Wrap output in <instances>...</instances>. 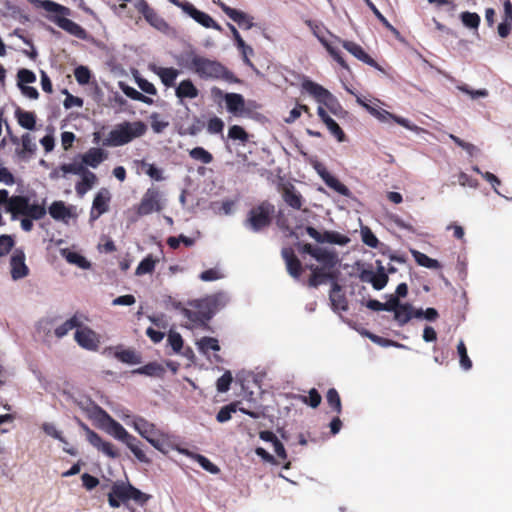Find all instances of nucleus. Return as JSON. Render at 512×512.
Returning a JSON list of instances; mask_svg holds the SVG:
<instances>
[{"mask_svg": "<svg viewBox=\"0 0 512 512\" xmlns=\"http://www.w3.org/2000/svg\"><path fill=\"white\" fill-rule=\"evenodd\" d=\"M228 138L231 140H238L245 144L249 140V134L245 129L239 125H232L228 130Z\"/></svg>", "mask_w": 512, "mask_h": 512, "instance_id": "49", "label": "nucleus"}, {"mask_svg": "<svg viewBox=\"0 0 512 512\" xmlns=\"http://www.w3.org/2000/svg\"><path fill=\"white\" fill-rule=\"evenodd\" d=\"M133 374L145 375L149 377L162 378L165 374V368L158 362H149L132 371Z\"/></svg>", "mask_w": 512, "mask_h": 512, "instance_id": "30", "label": "nucleus"}, {"mask_svg": "<svg viewBox=\"0 0 512 512\" xmlns=\"http://www.w3.org/2000/svg\"><path fill=\"white\" fill-rule=\"evenodd\" d=\"M213 3L217 5L223 11V13H225L232 21L236 22L240 27L249 30L254 26L253 17L247 13L232 8L221 0H213Z\"/></svg>", "mask_w": 512, "mask_h": 512, "instance_id": "9", "label": "nucleus"}, {"mask_svg": "<svg viewBox=\"0 0 512 512\" xmlns=\"http://www.w3.org/2000/svg\"><path fill=\"white\" fill-rule=\"evenodd\" d=\"M124 420L126 421L127 425H132L133 428L147 441L154 436H160V431L156 428V426L142 417H131L127 415Z\"/></svg>", "mask_w": 512, "mask_h": 512, "instance_id": "11", "label": "nucleus"}, {"mask_svg": "<svg viewBox=\"0 0 512 512\" xmlns=\"http://www.w3.org/2000/svg\"><path fill=\"white\" fill-rule=\"evenodd\" d=\"M82 326L80 317L75 314L70 319L66 320L61 325L57 326L54 330V334L57 338L61 339L65 337L71 330L78 329Z\"/></svg>", "mask_w": 512, "mask_h": 512, "instance_id": "33", "label": "nucleus"}, {"mask_svg": "<svg viewBox=\"0 0 512 512\" xmlns=\"http://www.w3.org/2000/svg\"><path fill=\"white\" fill-rule=\"evenodd\" d=\"M183 13L204 28H212L217 31H222V27L209 14L197 9L190 2L184 6Z\"/></svg>", "mask_w": 512, "mask_h": 512, "instance_id": "12", "label": "nucleus"}, {"mask_svg": "<svg viewBox=\"0 0 512 512\" xmlns=\"http://www.w3.org/2000/svg\"><path fill=\"white\" fill-rule=\"evenodd\" d=\"M50 216L57 220L67 222L72 217V213L69 207L65 205L63 201H54L48 208Z\"/></svg>", "mask_w": 512, "mask_h": 512, "instance_id": "26", "label": "nucleus"}, {"mask_svg": "<svg viewBox=\"0 0 512 512\" xmlns=\"http://www.w3.org/2000/svg\"><path fill=\"white\" fill-rule=\"evenodd\" d=\"M81 178V181L75 185L76 193L80 197L84 196L93 187L97 180L96 175L89 170H86L81 175Z\"/></svg>", "mask_w": 512, "mask_h": 512, "instance_id": "34", "label": "nucleus"}, {"mask_svg": "<svg viewBox=\"0 0 512 512\" xmlns=\"http://www.w3.org/2000/svg\"><path fill=\"white\" fill-rule=\"evenodd\" d=\"M412 255L417 262L418 265L429 268V269H438L440 268V263L436 259H432L426 254L419 251H412Z\"/></svg>", "mask_w": 512, "mask_h": 512, "instance_id": "44", "label": "nucleus"}, {"mask_svg": "<svg viewBox=\"0 0 512 512\" xmlns=\"http://www.w3.org/2000/svg\"><path fill=\"white\" fill-rule=\"evenodd\" d=\"M307 234L318 243H331L333 231H325L320 233L317 229L312 226L306 227Z\"/></svg>", "mask_w": 512, "mask_h": 512, "instance_id": "47", "label": "nucleus"}, {"mask_svg": "<svg viewBox=\"0 0 512 512\" xmlns=\"http://www.w3.org/2000/svg\"><path fill=\"white\" fill-rule=\"evenodd\" d=\"M15 117L18 124L27 130H34L36 126V116L33 112L24 111L21 108L15 110Z\"/></svg>", "mask_w": 512, "mask_h": 512, "instance_id": "36", "label": "nucleus"}, {"mask_svg": "<svg viewBox=\"0 0 512 512\" xmlns=\"http://www.w3.org/2000/svg\"><path fill=\"white\" fill-rule=\"evenodd\" d=\"M282 197L289 207L297 210L301 209L303 197L293 185L285 186L283 188Z\"/></svg>", "mask_w": 512, "mask_h": 512, "instance_id": "25", "label": "nucleus"}, {"mask_svg": "<svg viewBox=\"0 0 512 512\" xmlns=\"http://www.w3.org/2000/svg\"><path fill=\"white\" fill-rule=\"evenodd\" d=\"M115 493L118 494V498L123 502L134 500L138 504H144L148 500V496L145 493L124 482H116Z\"/></svg>", "mask_w": 512, "mask_h": 512, "instance_id": "15", "label": "nucleus"}, {"mask_svg": "<svg viewBox=\"0 0 512 512\" xmlns=\"http://www.w3.org/2000/svg\"><path fill=\"white\" fill-rule=\"evenodd\" d=\"M49 19L51 22L55 23L59 28L63 29L70 35L81 40L87 39L88 34L86 30L76 22L61 15L50 16Z\"/></svg>", "mask_w": 512, "mask_h": 512, "instance_id": "17", "label": "nucleus"}, {"mask_svg": "<svg viewBox=\"0 0 512 512\" xmlns=\"http://www.w3.org/2000/svg\"><path fill=\"white\" fill-rule=\"evenodd\" d=\"M230 301L227 292L220 291L204 298L199 299L201 307L205 308L207 312H211V318L221 309H223Z\"/></svg>", "mask_w": 512, "mask_h": 512, "instance_id": "10", "label": "nucleus"}, {"mask_svg": "<svg viewBox=\"0 0 512 512\" xmlns=\"http://www.w3.org/2000/svg\"><path fill=\"white\" fill-rule=\"evenodd\" d=\"M200 55L196 54L195 51L190 50L179 54L176 58L177 64L187 70L194 72L196 59H199Z\"/></svg>", "mask_w": 512, "mask_h": 512, "instance_id": "42", "label": "nucleus"}, {"mask_svg": "<svg viewBox=\"0 0 512 512\" xmlns=\"http://www.w3.org/2000/svg\"><path fill=\"white\" fill-rule=\"evenodd\" d=\"M153 71L159 76L161 82L166 87H172L179 76V71L175 68L154 67Z\"/></svg>", "mask_w": 512, "mask_h": 512, "instance_id": "35", "label": "nucleus"}, {"mask_svg": "<svg viewBox=\"0 0 512 512\" xmlns=\"http://www.w3.org/2000/svg\"><path fill=\"white\" fill-rule=\"evenodd\" d=\"M226 109L234 115H248L249 111L245 109V99L238 93H226L224 95Z\"/></svg>", "mask_w": 512, "mask_h": 512, "instance_id": "19", "label": "nucleus"}, {"mask_svg": "<svg viewBox=\"0 0 512 512\" xmlns=\"http://www.w3.org/2000/svg\"><path fill=\"white\" fill-rule=\"evenodd\" d=\"M457 352L460 358V366L463 370L468 371L472 367V361L470 360L467 349L462 340L459 341L457 345Z\"/></svg>", "mask_w": 512, "mask_h": 512, "instance_id": "51", "label": "nucleus"}, {"mask_svg": "<svg viewBox=\"0 0 512 512\" xmlns=\"http://www.w3.org/2000/svg\"><path fill=\"white\" fill-rule=\"evenodd\" d=\"M81 427L86 431L87 440L93 447L104 453L109 458L115 459L119 456V453L114 449L111 443L103 441L101 437L91 430L86 424L81 423Z\"/></svg>", "mask_w": 512, "mask_h": 512, "instance_id": "13", "label": "nucleus"}, {"mask_svg": "<svg viewBox=\"0 0 512 512\" xmlns=\"http://www.w3.org/2000/svg\"><path fill=\"white\" fill-rule=\"evenodd\" d=\"M175 95L178 98L179 104H183L185 99L198 97L199 90L191 79H185L175 87Z\"/></svg>", "mask_w": 512, "mask_h": 512, "instance_id": "22", "label": "nucleus"}, {"mask_svg": "<svg viewBox=\"0 0 512 512\" xmlns=\"http://www.w3.org/2000/svg\"><path fill=\"white\" fill-rule=\"evenodd\" d=\"M142 167H145V173L155 181H163L165 178L163 176V170L158 168L155 164L147 163L145 161L141 162Z\"/></svg>", "mask_w": 512, "mask_h": 512, "instance_id": "56", "label": "nucleus"}, {"mask_svg": "<svg viewBox=\"0 0 512 512\" xmlns=\"http://www.w3.org/2000/svg\"><path fill=\"white\" fill-rule=\"evenodd\" d=\"M393 313L395 322L402 327L413 318V306L410 303H404Z\"/></svg>", "mask_w": 512, "mask_h": 512, "instance_id": "38", "label": "nucleus"}, {"mask_svg": "<svg viewBox=\"0 0 512 512\" xmlns=\"http://www.w3.org/2000/svg\"><path fill=\"white\" fill-rule=\"evenodd\" d=\"M199 352L208 356L209 351H220L219 341L214 337L204 336L196 341Z\"/></svg>", "mask_w": 512, "mask_h": 512, "instance_id": "39", "label": "nucleus"}, {"mask_svg": "<svg viewBox=\"0 0 512 512\" xmlns=\"http://www.w3.org/2000/svg\"><path fill=\"white\" fill-rule=\"evenodd\" d=\"M367 111L381 122H388L389 120L394 119V114L388 112L387 110L381 109V108H376L374 106H367Z\"/></svg>", "mask_w": 512, "mask_h": 512, "instance_id": "62", "label": "nucleus"}, {"mask_svg": "<svg viewBox=\"0 0 512 512\" xmlns=\"http://www.w3.org/2000/svg\"><path fill=\"white\" fill-rule=\"evenodd\" d=\"M61 256L70 264L76 265L81 269H89L91 267V263L81 254L75 251H71L69 249H61Z\"/></svg>", "mask_w": 512, "mask_h": 512, "instance_id": "32", "label": "nucleus"}, {"mask_svg": "<svg viewBox=\"0 0 512 512\" xmlns=\"http://www.w3.org/2000/svg\"><path fill=\"white\" fill-rule=\"evenodd\" d=\"M110 193L107 189H101L94 197L92 208L99 214H104L109 210Z\"/></svg>", "mask_w": 512, "mask_h": 512, "instance_id": "40", "label": "nucleus"}, {"mask_svg": "<svg viewBox=\"0 0 512 512\" xmlns=\"http://www.w3.org/2000/svg\"><path fill=\"white\" fill-rule=\"evenodd\" d=\"M5 7L14 19H18L21 23L29 21V16L19 6L6 2Z\"/></svg>", "mask_w": 512, "mask_h": 512, "instance_id": "58", "label": "nucleus"}, {"mask_svg": "<svg viewBox=\"0 0 512 512\" xmlns=\"http://www.w3.org/2000/svg\"><path fill=\"white\" fill-rule=\"evenodd\" d=\"M60 170L62 172V177H65L67 174H74L81 176L86 170H88L83 162H72L67 164H62L60 166Z\"/></svg>", "mask_w": 512, "mask_h": 512, "instance_id": "46", "label": "nucleus"}, {"mask_svg": "<svg viewBox=\"0 0 512 512\" xmlns=\"http://www.w3.org/2000/svg\"><path fill=\"white\" fill-rule=\"evenodd\" d=\"M361 238L363 243L371 248H376L379 244L377 237L368 227L361 228Z\"/></svg>", "mask_w": 512, "mask_h": 512, "instance_id": "59", "label": "nucleus"}, {"mask_svg": "<svg viewBox=\"0 0 512 512\" xmlns=\"http://www.w3.org/2000/svg\"><path fill=\"white\" fill-rule=\"evenodd\" d=\"M102 414L97 419L102 428L113 436L115 439L121 441L123 438L128 437L126 429L116 420H114L106 411H100Z\"/></svg>", "mask_w": 512, "mask_h": 512, "instance_id": "14", "label": "nucleus"}, {"mask_svg": "<svg viewBox=\"0 0 512 512\" xmlns=\"http://www.w3.org/2000/svg\"><path fill=\"white\" fill-rule=\"evenodd\" d=\"M74 402L85 412H87L90 416L98 419L102 414L100 411H105L103 408L98 406L95 402H93L90 398L80 397L79 399L75 398Z\"/></svg>", "mask_w": 512, "mask_h": 512, "instance_id": "37", "label": "nucleus"}, {"mask_svg": "<svg viewBox=\"0 0 512 512\" xmlns=\"http://www.w3.org/2000/svg\"><path fill=\"white\" fill-rule=\"evenodd\" d=\"M463 25L470 29H477L480 24V16L475 12L465 11L460 14Z\"/></svg>", "mask_w": 512, "mask_h": 512, "instance_id": "48", "label": "nucleus"}, {"mask_svg": "<svg viewBox=\"0 0 512 512\" xmlns=\"http://www.w3.org/2000/svg\"><path fill=\"white\" fill-rule=\"evenodd\" d=\"M189 156L193 160L203 164H210L213 161L212 154L200 146L194 147L193 149L189 150Z\"/></svg>", "mask_w": 512, "mask_h": 512, "instance_id": "45", "label": "nucleus"}, {"mask_svg": "<svg viewBox=\"0 0 512 512\" xmlns=\"http://www.w3.org/2000/svg\"><path fill=\"white\" fill-rule=\"evenodd\" d=\"M164 207L165 199L163 193L156 187H150L143 194L136 212L139 216H146L154 212H160Z\"/></svg>", "mask_w": 512, "mask_h": 512, "instance_id": "6", "label": "nucleus"}, {"mask_svg": "<svg viewBox=\"0 0 512 512\" xmlns=\"http://www.w3.org/2000/svg\"><path fill=\"white\" fill-rule=\"evenodd\" d=\"M233 377L230 371H226L216 382L217 391L225 393L230 389Z\"/></svg>", "mask_w": 512, "mask_h": 512, "instance_id": "64", "label": "nucleus"}, {"mask_svg": "<svg viewBox=\"0 0 512 512\" xmlns=\"http://www.w3.org/2000/svg\"><path fill=\"white\" fill-rule=\"evenodd\" d=\"M116 358L126 364L135 365L142 362L141 355L132 349H124L115 353Z\"/></svg>", "mask_w": 512, "mask_h": 512, "instance_id": "43", "label": "nucleus"}, {"mask_svg": "<svg viewBox=\"0 0 512 512\" xmlns=\"http://www.w3.org/2000/svg\"><path fill=\"white\" fill-rule=\"evenodd\" d=\"M74 339L77 344L90 351H95L99 347V338L97 334L88 327H80L74 334Z\"/></svg>", "mask_w": 512, "mask_h": 512, "instance_id": "16", "label": "nucleus"}, {"mask_svg": "<svg viewBox=\"0 0 512 512\" xmlns=\"http://www.w3.org/2000/svg\"><path fill=\"white\" fill-rule=\"evenodd\" d=\"M194 73L202 80H223L227 83H239L240 80L221 62L200 56L194 62Z\"/></svg>", "mask_w": 512, "mask_h": 512, "instance_id": "1", "label": "nucleus"}, {"mask_svg": "<svg viewBox=\"0 0 512 512\" xmlns=\"http://www.w3.org/2000/svg\"><path fill=\"white\" fill-rule=\"evenodd\" d=\"M326 399L329 406L332 407L337 414H340L342 411V404L340 396L335 388H330L328 390Z\"/></svg>", "mask_w": 512, "mask_h": 512, "instance_id": "52", "label": "nucleus"}, {"mask_svg": "<svg viewBox=\"0 0 512 512\" xmlns=\"http://www.w3.org/2000/svg\"><path fill=\"white\" fill-rule=\"evenodd\" d=\"M314 259L321 263L324 268L329 269L335 267L338 262V258L335 252L321 247L317 248Z\"/></svg>", "mask_w": 512, "mask_h": 512, "instance_id": "31", "label": "nucleus"}, {"mask_svg": "<svg viewBox=\"0 0 512 512\" xmlns=\"http://www.w3.org/2000/svg\"><path fill=\"white\" fill-rule=\"evenodd\" d=\"M37 8H42L47 12L58 13L61 15H70L71 10L52 0H29Z\"/></svg>", "mask_w": 512, "mask_h": 512, "instance_id": "27", "label": "nucleus"}, {"mask_svg": "<svg viewBox=\"0 0 512 512\" xmlns=\"http://www.w3.org/2000/svg\"><path fill=\"white\" fill-rule=\"evenodd\" d=\"M329 188L333 189L337 193H339L342 196L350 197L351 192L348 189L347 186H345L343 183H341L336 177L332 176V178H329L326 180L325 183Z\"/></svg>", "mask_w": 512, "mask_h": 512, "instance_id": "55", "label": "nucleus"}, {"mask_svg": "<svg viewBox=\"0 0 512 512\" xmlns=\"http://www.w3.org/2000/svg\"><path fill=\"white\" fill-rule=\"evenodd\" d=\"M301 86L305 92L311 95L319 104L326 106L332 113L335 114L341 108L337 98L320 84L304 77Z\"/></svg>", "mask_w": 512, "mask_h": 512, "instance_id": "5", "label": "nucleus"}, {"mask_svg": "<svg viewBox=\"0 0 512 512\" xmlns=\"http://www.w3.org/2000/svg\"><path fill=\"white\" fill-rule=\"evenodd\" d=\"M145 20L158 30H162L167 27L165 20L160 17L155 10L152 8L147 15L144 16Z\"/></svg>", "mask_w": 512, "mask_h": 512, "instance_id": "57", "label": "nucleus"}, {"mask_svg": "<svg viewBox=\"0 0 512 512\" xmlns=\"http://www.w3.org/2000/svg\"><path fill=\"white\" fill-rule=\"evenodd\" d=\"M179 451L183 455H186L195 460L207 472L211 474H218L220 472V469L215 464H213L207 457L201 454L193 453L188 449H180Z\"/></svg>", "mask_w": 512, "mask_h": 512, "instance_id": "29", "label": "nucleus"}, {"mask_svg": "<svg viewBox=\"0 0 512 512\" xmlns=\"http://www.w3.org/2000/svg\"><path fill=\"white\" fill-rule=\"evenodd\" d=\"M74 76L80 85H86L90 82L91 73L86 66L81 65L75 68Z\"/></svg>", "mask_w": 512, "mask_h": 512, "instance_id": "63", "label": "nucleus"}, {"mask_svg": "<svg viewBox=\"0 0 512 512\" xmlns=\"http://www.w3.org/2000/svg\"><path fill=\"white\" fill-rule=\"evenodd\" d=\"M375 264L376 271L363 269L359 273V279L364 283L371 284L375 290L380 291L386 287L389 277L381 260H376Z\"/></svg>", "mask_w": 512, "mask_h": 512, "instance_id": "7", "label": "nucleus"}, {"mask_svg": "<svg viewBox=\"0 0 512 512\" xmlns=\"http://www.w3.org/2000/svg\"><path fill=\"white\" fill-rule=\"evenodd\" d=\"M274 211V205L264 201L249 210L243 225L253 233H258L271 224Z\"/></svg>", "mask_w": 512, "mask_h": 512, "instance_id": "3", "label": "nucleus"}, {"mask_svg": "<svg viewBox=\"0 0 512 512\" xmlns=\"http://www.w3.org/2000/svg\"><path fill=\"white\" fill-rule=\"evenodd\" d=\"M155 268V260L149 255L145 257L137 266L135 274L138 276L152 273Z\"/></svg>", "mask_w": 512, "mask_h": 512, "instance_id": "54", "label": "nucleus"}, {"mask_svg": "<svg viewBox=\"0 0 512 512\" xmlns=\"http://www.w3.org/2000/svg\"><path fill=\"white\" fill-rule=\"evenodd\" d=\"M329 300L331 302V308L334 312L339 313L340 311L348 310V302L345 295L342 293V287L333 281L332 288L329 293Z\"/></svg>", "mask_w": 512, "mask_h": 512, "instance_id": "20", "label": "nucleus"}, {"mask_svg": "<svg viewBox=\"0 0 512 512\" xmlns=\"http://www.w3.org/2000/svg\"><path fill=\"white\" fill-rule=\"evenodd\" d=\"M237 411L236 403H230L223 406L216 415V420L219 423H225L232 418V414Z\"/></svg>", "mask_w": 512, "mask_h": 512, "instance_id": "53", "label": "nucleus"}, {"mask_svg": "<svg viewBox=\"0 0 512 512\" xmlns=\"http://www.w3.org/2000/svg\"><path fill=\"white\" fill-rule=\"evenodd\" d=\"M281 253L286 262L288 273L294 278H299L301 274V262L295 256L294 251L291 248H284Z\"/></svg>", "mask_w": 512, "mask_h": 512, "instance_id": "24", "label": "nucleus"}, {"mask_svg": "<svg viewBox=\"0 0 512 512\" xmlns=\"http://www.w3.org/2000/svg\"><path fill=\"white\" fill-rule=\"evenodd\" d=\"M11 277L13 280H19L29 274V268L25 263V253L21 249H15L10 258Z\"/></svg>", "mask_w": 512, "mask_h": 512, "instance_id": "18", "label": "nucleus"}, {"mask_svg": "<svg viewBox=\"0 0 512 512\" xmlns=\"http://www.w3.org/2000/svg\"><path fill=\"white\" fill-rule=\"evenodd\" d=\"M147 126L142 121L123 122L110 131L108 137L104 139V146H122L133 139L141 137L145 134Z\"/></svg>", "mask_w": 512, "mask_h": 512, "instance_id": "2", "label": "nucleus"}, {"mask_svg": "<svg viewBox=\"0 0 512 512\" xmlns=\"http://www.w3.org/2000/svg\"><path fill=\"white\" fill-rule=\"evenodd\" d=\"M326 279H334V277L332 276V274L324 272L322 268L315 267L313 268L312 276L309 279V285L311 287H317L318 285L322 284Z\"/></svg>", "mask_w": 512, "mask_h": 512, "instance_id": "50", "label": "nucleus"}, {"mask_svg": "<svg viewBox=\"0 0 512 512\" xmlns=\"http://www.w3.org/2000/svg\"><path fill=\"white\" fill-rule=\"evenodd\" d=\"M167 341L174 353H180L183 349V339L179 333L170 331Z\"/></svg>", "mask_w": 512, "mask_h": 512, "instance_id": "60", "label": "nucleus"}, {"mask_svg": "<svg viewBox=\"0 0 512 512\" xmlns=\"http://www.w3.org/2000/svg\"><path fill=\"white\" fill-rule=\"evenodd\" d=\"M317 114L325 123L331 134L334 135L339 142H343L345 140V133L338 123L327 114L321 105L317 108Z\"/></svg>", "mask_w": 512, "mask_h": 512, "instance_id": "23", "label": "nucleus"}, {"mask_svg": "<svg viewBox=\"0 0 512 512\" xmlns=\"http://www.w3.org/2000/svg\"><path fill=\"white\" fill-rule=\"evenodd\" d=\"M342 46L358 60L378 70H382L377 62L371 58L357 43L352 41H343Z\"/></svg>", "mask_w": 512, "mask_h": 512, "instance_id": "21", "label": "nucleus"}, {"mask_svg": "<svg viewBox=\"0 0 512 512\" xmlns=\"http://www.w3.org/2000/svg\"><path fill=\"white\" fill-rule=\"evenodd\" d=\"M189 304L195 310L181 308V313L183 316L196 327L206 326L207 323L212 319L211 312H207L205 308L201 307L199 304V299L193 300Z\"/></svg>", "mask_w": 512, "mask_h": 512, "instance_id": "8", "label": "nucleus"}, {"mask_svg": "<svg viewBox=\"0 0 512 512\" xmlns=\"http://www.w3.org/2000/svg\"><path fill=\"white\" fill-rule=\"evenodd\" d=\"M106 158V153L101 148H91L83 156L82 162L85 166L97 168Z\"/></svg>", "mask_w": 512, "mask_h": 512, "instance_id": "28", "label": "nucleus"}, {"mask_svg": "<svg viewBox=\"0 0 512 512\" xmlns=\"http://www.w3.org/2000/svg\"><path fill=\"white\" fill-rule=\"evenodd\" d=\"M17 78H18V81H17L18 87H19V85L34 83L36 81L35 73L33 71H31L29 69H25V68L18 70Z\"/></svg>", "mask_w": 512, "mask_h": 512, "instance_id": "61", "label": "nucleus"}, {"mask_svg": "<svg viewBox=\"0 0 512 512\" xmlns=\"http://www.w3.org/2000/svg\"><path fill=\"white\" fill-rule=\"evenodd\" d=\"M121 441L126 444L138 461L146 464L150 462L144 451L138 446V440L134 436L128 433V437Z\"/></svg>", "mask_w": 512, "mask_h": 512, "instance_id": "41", "label": "nucleus"}, {"mask_svg": "<svg viewBox=\"0 0 512 512\" xmlns=\"http://www.w3.org/2000/svg\"><path fill=\"white\" fill-rule=\"evenodd\" d=\"M9 212L12 214V219H16V215L20 214L33 220H40L47 213L43 205L31 204L30 198L26 195L12 196Z\"/></svg>", "mask_w": 512, "mask_h": 512, "instance_id": "4", "label": "nucleus"}]
</instances>
